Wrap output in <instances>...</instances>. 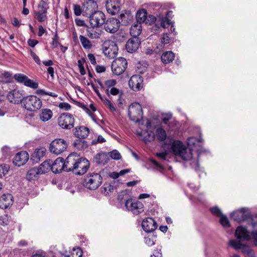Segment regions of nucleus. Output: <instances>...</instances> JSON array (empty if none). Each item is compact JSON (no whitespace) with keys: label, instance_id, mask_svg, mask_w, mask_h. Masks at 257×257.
Segmentation results:
<instances>
[{"label":"nucleus","instance_id":"nucleus-42","mask_svg":"<svg viewBox=\"0 0 257 257\" xmlns=\"http://www.w3.org/2000/svg\"><path fill=\"white\" fill-rule=\"evenodd\" d=\"M200 143V140L197 139L194 137L189 138L187 140V144L190 147H193L195 148Z\"/></svg>","mask_w":257,"mask_h":257},{"label":"nucleus","instance_id":"nucleus-51","mask_svg":"<svg viewBox=\"0 0 257 257\" xmlns=\"http://www.w3.org/2000/svg\"><path fill=\"white\" fill-rule=\"evenodd\" d=\"M83 252L79 247L73 248L71 252L72 257H81Z\"/></svg>","mask_w":257,"mask_h":257},{"label":"nucleus","instance_id":"nucleus-15","mask_svg":"<svg viewBox=\"0 0 257 257\" xmlns=\"http://www.w3.org/2000/svg\"><path fill=\"white\" fill-rule=\"evenodd\" d=\"M137 22L145 23L146 24L151 25L156 20V18L152 15H147V12L145 9L139 10L136 14Z\"/></svg>","mask_w":257,"mask_h":257},{"label":"nucleus","instance_id":"nucleus-43","mask_svg":"<svg viewBox=\"0 0 257 257\" xmlns=\"http://www.w3.org/2000/svg\"><path fill=\"white\" fill-rule=\"evenodd\" d=\"M104 104L110 109L112 112H114L116 110L115 107L113 106L112 103L110 100L107 99L106 97H104L101 100Z\"/></svg>","mask_w":257,"mask_h":257},{"label":"nucleus","instance_id":"nucleus-44","mask_svg":"<svg viewBox=\"0 0 257 257\" xmlns=\"http://www.w3.org/2000/svg\"><path fill=\"white\" fill-rule=\"evenodd\" d=\"M240 249H241L244 253L247 254L248 256L254 257V254L252 250L244 244H242V247H241Z\"/></svg>","mask_w":257,"mask_h":257},{"label":"nucleus","instance_id":"nucleus-60","mask_svg":"<svg viewBox=\"0 0 257 257\" xmlns=\"http://www.w3.org/2000/svg\"><path fill=\"white\" fill-rule=\"evenodd\" d=\"M211 212L212 214L217 216H221L222 214L220 210L217 207H214L211 208Z\"/></svg>","mask_w":257,"mask_h":257},{"label":"nucleus","instance_id":"nucleus-14","mask_svg":"<svg viewBox=\"0 0 257 257\" xmlns=\"http://www.w3.org/2000/svg\"><path fill=\"white\" fill-rule=\"evenodd\" d=\"M80 158L76 153L70 154L64 161V167L66 171H74L76 169V165Z\"/></svg>","mask_w":257,"mask_h":257},{"label":"nucleus","instance_id":"nucleus-33","mask_svg":"<svg viewBox=\"0 0 257 257\" xmlns=\"http://www.w3.org/2000/svg\"><path fill=\"white\" fill-rule=\"evenodd\" d=\"M175 55L172 51L163 53L161 56V60L163 63L168 64L173 61Z\"/></svg>","mask_w":257,"mask_h":257},{"label":"nucleus","instance_id":"nucleus-9","mask_svg":"<svg viewBox=\"0 0 257 257\" xmlns=\"http://www.w3.org/2000/svg\"><path fill=\"white\" fill-rule=\"evenodd\" d=\"M66 142L62 139H56L50 144L49 149L53 154L59 155L64 152L67 148Z\"/></svg>","mask_w":257,"mask_h":257},{"label":"nucleus","instance_id":"nucleus-1","mask_svg":"<svg viewBox=\"0 0 257 257\" xmlns=\"http://www.w3.org/2000/svg\"><path fill=\"white\" fill-rule=\"evenodd\" d=\"M140 127V130L136 131V134L145 142L154 140L155 137L159 141L163 142L167 137L166 133L164 129L161 127L155 129L151 126L149 120L146 121L145 125L142 124Z\"/></svg>","mask_w":257,"mask_h":257},{"label":"nucleus","instance_id":"nucleus-59","mask_svg":"<svg viewBox=\"0 0 257 257\" xmlns=\"http://www.w3.org/2000/svg\"><path fill=\"white\" fill-rule=\"evenodd\" d=\"M59 107L65 110H68L71 108V105L67 102H61L59 104Z\"/></svg>","mask_w":257,"mask_h":257},{"label":"nucleus","instance_id":"nucleus-34","mask_svg":"<svg viewBox=\"0 0 257 257\" xmlns=\"http://www.w3.org/2000/svg\"><path fill=\"white\" fill-rule=\"evenodd\" d=\"M108 154L105 153H100L95 156V160L98 164H105L109 160Z\"/></svg>","mask_w":257,"mask_h":257},{"label":"nucleus","instance_id":"nucleus-17","mask_svg":"<svg viewBox=\"0 0 257 257\" xmlns=\"http://www.w3.org/2000/svg\"><path fill=\"white\" fill-rule=\"evenodd\" d=\"M143 78L140 75L132 76L128 81V85L133 91H138L143 87Z\"/></svg>","mask_w":257,"mask_h":257},{"label":"nucleus","instance_id":"nucleus-40","mask_svg":"<svg viewBox=\"0 0 257 257\" xmlns=\"http://www.w3.org/2000/svg\"><path fill=\"white\" fill-rule=\"evenodd\" d=\"M12 77V74L9 72H4L0 75V81L3 83L10 82Z\"/></svg>","mask_w":257,"mask_h":257},{"label":"nucleus","instance_id":"nucleus-27","mask_svg":"<svg viewBox=\"0 0 257 257\" xmlns=\"http://www.w3.org/2000/svg\"><path fill=\"white\" fill-rule=\"evenodd\" d=\"M140 45V41L137 38H133L127 41L125 48L128 52L133 53L139 48Z\"/></svg>","mask_w":257,"mask_h":257},{"label":"nucleus","instance_id":"nucleus-47","mask_svg":"<svg viewBox=\"0 0 257 257\" xmlns=\"http://www.w3.org/2000/svg\"><path fill=\"white\" fill-rule=\"evenodd\" d=\"M35 17L39 22H44L47 18L46 13H40V12H35Z\"/></svg>","mask_w":257,"mask_h":257},{"label":"nucleus","instance_id":"nucleus-22","mask_svg":"<svg viewBox=\"0 0 257 257\" xmlns=\"http://www.w3.org/2000/svg\"><path fill=\"white\" fill-rule=\"evenodd\" d=\"M51 169V160L46 161L42 163L37 169H33L30 170L28 173L30 175L43 174L47 172Z\"/></svg>","mask_w":257,"mask_h":257},{"label":"nucleus","instance_id":"nucleus-58","mask_svg":"<svg viewBox=\"0 0 257 257\" xmlns=\"http://www.w3.org/2000/svg\"><path fill=\"white\" fill-rule=\"evenodd\" d=\"M171 39L168 34H163L161 38V42L162 44L165 45L169 44L170 42Z\"/></svg>","mask_w":257,"mask_h":257},{"label":"nucleus","instance_id":"nucleus-24","mask_svg":"<svg viewBox=\"0 0 257 257\" xmlns=\"http://www.w3.org/2000/svg\"><path fill=\"white\" fill-rule=\"evenodd\" d=\"M51 170L54 173H59L63 170H65L64 159L61 157H58L52 164L51 161Z\"/></svg>","mask_w":257,"mask_h":257},{"label":"nucleus","instance_id":"nucleus-16","mask_svg":"<svg viewBox=\"0 0 257 257\" xmlns=\"http://www.w3.org/2000/svg\"><path fill=\"white\" fill-rule=\"evenodd\" d=\"M97 5L93 0H85L82 5L83 16L88 17L97 11Z\"/></svg>","mask_w":257,"mask_h":257},{"label":"nucleus","instance_id":"nucleus-26","mask_svg":"<svg viewBox=\"0 0 257 257\" xmlns=\"http://www.w3.org/2000/svg\"><path fill=\"white\" fill-rule=\"evenodd\" d=\"M13 203V197L10 194H4L0 197V208L7 209Z\"/></svg>","mask_w":257,"mask_h":257},{"label":"nucleus","instance_id":"nucleus-23","mask_svg":"<svg viewBox=\"0 0 257 257\" xmlns=\"http://www.w3.org/2000/svg\"><path fill=\"white\" fill-rule=\"evenodd\" d=\"M120 4L118 0H107L106 8L109 14L114 15L119 11Z\"/></svg>","mask_w":257,"mask_h":257},{"label":"nucleus","instance_id":"nucleus-4","mask_svg":"<svg viewBox=\"0 0 257 257\" xmlns=\"http://www.w3.org/2000/svg\"><path fill=\"white\" fill-rule=\"evenodd\" d=\"M250 232L246 227L242 225L238 226L235 232V236L242 241H249L257 246V227H254Z\"/></svg>","mask_w":257,"mask_h":257},{"label":"nucleus","instance_id":"nucleus-25","mask_svg":"<svg viewBox=\"0 0 257 257\" xmlns=\"http://www.w3.org/2000/svg\"><path fill=\"white\" fill-rule=\"evenodd\" d=\"M142 226L144 230L146 232H152L157 228L156 222L151 217L144 219L142 223Z\"/></svg>","mask_w":257,"mask_h":257},{"label":"nucleus","instance_id":"nucleus-36","mask_svg":"<svg viewBox=\"0 0 257 257\" xmlns=\"http://www.w3.org/2000/svg\"><path fill=\"white\" fill-rule=\"evenodd\" d=\"M159 21L160 22L161 27L164 28H168L170 25H172L171 21L166 17H159L158 18Z\"/></svg>","mask_w":257,"mask_h":257},{"label":"nucleus","instance_id":"nucleus-56","mask_svg":"<svg viewBox=\"0 0 257 257\" xmlns=\"http://www.w3.org/2000/svg\"><path fill=\"white\" fill-rule=\"evenodd\" d=\"M220 223L224 226V227H228L229 226V222L228 218L226 216L224 215H221L220 218Z\"/></svg>","mask_w":257,"mask_h":257},{"label":"nucleus","instance_id":"nucleus-12","mask_svg":"<svg viewBox=\"0 0 257 257\" xmlns=\"http://www.w3.org/2000/svg\"><path fill=\"white\" fill-rule=\"evenodd\" d=\"M142 107L139 103H133L129 106L128 115L132 121L138 122L142 117Z\"/></svg>","mask_w":257,"mask_h":257},{"label":"nucleus","instance_id":"nucleus-19","mask_svg":"<svg viewBox=\"0 0 257 257\" xmlns=\"http://www.w3.org/2000/svg\"><path fill=\"white\" fill-rule=\"evenodd\" d=\"M89 167V163L85 158H81L77 162L76 169L73 171L76 174L81 175L85 174Z\"/></svg>","mask_w":257,"mask_h":257},{"label":"nucleus","instance_id":"nucleus-7","mask_svg":"<svg viewBox=\"0 0 257 257\" xmlns=\"http://www.w3.org/2000/svg\"><path fill=\"white\" fill-rule=\"evenodd\" d=\"M104 54L110 59L114 58L118 52V47L115 42L111 40L105 41L102 46Z\"/></svg>","mask_w":257,"mask_h":257},{"label":"nucleus","instance_id":"nucleus-32","mask_svg":"<svg viewBox=\"0 0 257 257\" xmlns=\"http://www.w3.org/2000/svg\"><path fill=\"white\" fill-rule=\"evenodd\" d=\"M141 32L142 25L140 23H135L130 28V34L134 38L139 36Z\"/></svg>","mask_w":257,"mask_h":257},{"label":"nucleus","instance_id":"nucleus-35","mask_svg":"<svg viewBox=\"0 0 257 257\" xmlns=\"http://www.w3.org/2000/svg\"><path fill=\"white\" fill-rule=\"evenodd\" d=\"M47 4L44 0H41L37 7V10L35 12H40V13H47Z\"/></svg>","mask_w":257,"mask_h":257},{"label":"nucleus","instance_id":"nucleus-29","mask_svg":"<svg viewBox=\"0 0 257 257\" xmlns=\"http://www.w3.org/2000/svg\"><path fill=\"white\" fill-rule=\"evenodd\" d=\"M74 135L78 138L84 139L89 134V130L85 126H76L73 131Z\"/></svg>","mask_w":257,"mask_h":257},{"label":"nucleus","instance_id":"nucleus-41","mask_svg":"<svg viewBox=\"0 0 257 257\" xmlns=\"http://www.w3.org/2000/svg\"><path fill=\"white\" fill-rule=\"evenodd\" d=\"M156 241V236L153 235H149L147 237H145V242L148 246H152Z\"/></svg>","mask_w":257,"mask_h":257},{"label":"nucleus","instance_id":"nucleus-64","mask_svg":"<svg viewBox=\"0 0 257 257\" xmlns=\"http://www.w3.org/2000/svg\"><path fill=\"white\" fill-rule=\"evenodd\" d=\"M88 58L91 63L93 65H95L96 63L95 58L93 54H88L87 55Z\"/></svg>","mask_w":257,"mask_h":257},{"label":"nucleus","instance_id":"nucleus-46","mask_svg":"<svg viewBox=\"0 0 257 257\" xmlns=\"http://www.w3.org/2000/svg\"><path fill=\"white\" fill-rule=\"evenodd\" d=\"M36 93L39 95L43 96V95H47L51 96L53 97H57L58 96V95L55 93H53V92H46L44 89H40L37 90Z\"/></svg>","mask_w":257,"mask_h":257},{"label":"nucleus","instance_id":"nucleus-45","mask_svg":"<svg viewBox=\"0 0 257 257\" xmlns=\"http://www.w3.org/2000/svg\"><path fill=\"white\" fill-rule=\"evenodd\" d=\"M9 169V166L7 164L0 165V178L5 176L8 173Z\"/></svg>","mask_w":257,"mask_h":257},{"label":"nucleus","instance_id":"nucleus-8","mask_svg":"<svg viewBox=\"0 0 257 257\" xmlns=\"http://www.w3.org/2000/svg\"><path fill=\"white\" fill-rule=\"evenodd\" d=\"M74 121V118L71 114L63 113L58 117V123L62 128L70 130L73 127Z\"/></svg>","mask_w":257,"mask_h":257},{"label":"nucleus","instance_id":"nucleus-31","mask_svg":"<svg viewBox=\"0 0 257 257\" xmlns=\"http://www.w3.org/2000/svg\"><path fill=\"white\" fill-rule=\"evenodd\" d=\"M46 150L44 148L36 149L32 155V159L36 161H39L45 155Z\"/></svg>","mask_w":257,"mask_h":257},{"label":"nucleus","instance_id":"nucleus-53","mask_svg":"<svg viewBox=\"0 0 257 257\" xmlns=\"http://www.w3.org/2000/svg\"><path fill=\"white\" fill-rule=\"evenodd\" d=\"M2 153L5 158L10 156L12 154L11 149L10 147L5 146L2 148Z\"/></svg>","mask_w":257,"mask_h":257},{"label":"nucleus","instance_id":"nucleus-21","mask_svg":"<svg viewBox=\"0 0 257 257\" xmlns=\"http://www.w3.org/2000/svg\"><path fill=\"white\" fill-rule=\"evenodd\" d=\"M29 159V155L26 151L18 153L13 159V163L15 166L20 167L25 165Z\"/></svg>","mask_w":257,"mask_h":257},{"label":"nucleus","instance_id":"nucleus-38","mask_svg":"<svg viewBox=\"0 0 257 257\" xmlns=\"http://www.w3.org/2000/svg\"><path fill=\"white\" fill-rule=\"evenodd\" d=\"M80 41L82 46L85 49H90L92 47V45L90 41L85 37L80 35L79 36Z\"/></svg>","mask_w":257,"mask_h":257},{"label":"nucleus","instance_id":"nucleus-61","mask_svg":"<svg viewBox=\"0 0 257 257\" xmlns=\"http://www.w3.org/2000/svg\"><path fill=\"white\" fill-rule=\"evenodd\" d=\"M105 142V139L102 136L99 135L98 136L97 140H93L91 142L92 145H95L97 143H102Z\"/></svg>","mask_w":257,"mask_h":257},{"label":"nucleus","instance_id":"nucleus-52","mask_svg":"<svg viewBox=\"0 0 257 257\" xmlns=\"http://www.w3.org/2000/svg\"><path fill=\"white\" fill-rule=\"evenodd\" d=\"M116 81L115 79H109L105 81L104 85L106 89H110L116 85Z\"/></svg>","mask_w":257,"mask_h":257},{"label":"nucleus","instance_id":"nucleus-30","mask_svg":"<svg viewBox=\"0 0 257 257\" xmlns=\"http://www.w3.org/2000/svg\"><path fill=\"white\" fill-rule=\"evenodd\" d=\"M53 115L52 111L49 108H43L39 113V118L43 122H46L51 119Z\"/></svg>","mask_w":257,"mask_h":257},{"label":"nucleus","instance_id":"nucleus-10","mask_svg":"<svg viewBox=\"0 0 257 257\" xmlns=\"http://www.w3.org/2000/svg\"><path fill=\"white\" fill-rule=\"evenodd\" d=\"M127 63L126 60L122 57L115 59L111 64L112 73L116 75H119L123 73L126 68Z\"/></svg>","mask_w":257,"mask_h":257},{"label":"nucleus","instance_id":"nucleus-2","mask_svg":"<svg viewBox=\"0 0 257 257\" xmlns=\"http://www.w3.org/2000/svg\"><path fill=\"white\" fill-rule=\"evenodd\" d=\"M169 151L175 156L181 158L183 160H189L192 158V151L179 141H173Z\"/></svg>","mask_w":257,"mask_h":257},{"label":"nucleus","instance_id":"nucleus-49","mask_svg":"<svg viewBox=\"0 0 257 257\" xmlns=\"http://www.w3.org/2000/svg\"><path fill=\"white\" fill-rule=\"evenodd\" d=\"M74 146L79 150H82L84 147H87V144L85 141L83 140H77L74 143Z\"/></svg>","mask_w":257,"mask_h":257},{"label":"nucleus","instance_id":"nucleus-57","mask_svg":"<svg viewBox=\"0 0 257 257\" xmlns=\"http://www.w3.org/2000/svg\"><path fill=\"white\" fill-rule=\"evenodd\" d=\"M9 223V217L7 215H4L0 217V224L3 226L7 225Z\"/></svg>","mask_w":257,"mask_h":257},{"label":"nucleus","instance_id":"nucleus-55","mask_svg":"<svg viewBox=\"0 0 257 257\" xmlns=\"http://www.w3.org/2000/svg\"><path fill=\"white\" fill-rule=\"evenodd\" d=\"M74 14L76 16H80L83 15L82 7H81L78 5L74 4L73 6Z\"/></svg>","mask_w":257,"mask_h":257},{"label":"nucleus","instance_id":"nucleus-28","mask_svg":"<svg viewBox=\"0 0 257 257\" xmlns=\"http://www.w3.org/2000/svg\"><path fill=\"white\" fill-rule=\"evenodd\" d=\"M87 27L86 33L87 36L91 39H99L102 31L101 30L97 28L98 27Z\"/></svg>","mask_w":257,"mask_h":257},{"label":"nucleus","instance_id":"nucleus-50","mask_svg":"<svg viewBox=\"0 0 257 257\" xmlns=\"http://www.w3.org/2000/svg\"><path fill=\"white\" fill-rule=\"evenodd\" d=\"M27 76L23 74H16L14 78V79L20 83H24Z\"/></svg>","mask_w":257,"mask_h":257},{"label":"nucleus","instance_id":"nucleus-6","mask_svg":"<svg viewBox=\"0 0 257 257\" xmlns=\"http://www.w3.org/2000/svg\"><path fill=\"white\" fill-rule=\"evenodd\" d=\"M102 179L99 174L90 173L84 179V186L90 190H95L101 184Z\"/></svg>","mask_w":257,"mask_h":257},{"label":"nucleus","instance_id":"nucleus-48","mask_svg":"<svg viewBox=\"0 0 257 257\" xmlns=\"http://www.w3.org/2000/svg\"><path fill=\"white\" fill-rule=\"evenodd\" d=\"M26 86L30 87L32 88H37L38 87V84L34 81L29 79L28 77L26 79L24 83Z\"/></svg>","mask_w":257,"mask_h":257},{"label":"nucleus","instance_id":"nucleus-5","mask_svg":"<svg viewBox=\"0 0 257 257\" xmlns=\"http://www.w3.org/2000/svg\"><path fill=\"white\" fill-rule=\"evenodd\" d=\"M22 103L24 107L31 111H34L40 109L42 105V101L35 95H29L23 97Z\"/></svg>","mask_w":257,"mask_h":257},{"label":"nucleus","instance_id":"nucleus-11","mask_svg":"<svg viewBox=\"0 0 257 257\" xmlns=\"http://www.w3.org/2000/svg\"><path fill=\"white\" fill-rule=\"evenodd\" d=\"M126 209L131 211L134 214H139L144 211V205L139 201H135L132 199H128L125 202Z\"/></svg>","mask_w":257,"mask_h":257},{"label":"nucleus","instance_id":"nucleus-37","mask_svg":"<svg viewBox=\"0 0 257 257\" xmlns=\"http://www.w3.org/2000/svg\"><path fill=\"white\" fill-rule=\"evenodd\" d=\"M105 92L108 96L110 95H117L118 96H121L122 94V92L121 91L119 90L118 89L115 87H112L110 89H106Z\"/></svg>","mask_w":257,"mask_h":257},{"label":"nucleus","instance_id":"nucleus-54","mask_svg":"<svg viewBox=\"0 0 257 257\" xmlns=\"http://www.w3.org/2000/svg\"><path fill=\"white\" fill-rule=\"evenodd\" d=\"M109 157L114 160H119L121 158L120 153L116 150H113L108 154Z\"/></svg>","mask_w":257,"mask_h":257},{"label":"nucleus","instance_id":"nucleus-20","mask_svg":"<svg viewBox=\"0 0 257 257\" xmlns=\"http://www.w3.org/2000/svg\"><path fill=\"white\" fill-rule=\"evenodd\" d=\"M23 96V91L17 89L10 91L7 95L9 101L14 103H22Z\"/></svg>","mask_w":257,"mask_h":257},{"label":"nucleus","instance_id":"nucleus-18","mask_svg":"<svg viewBox=\"0 0 257 257\" xmlns=\"http://www.w3.org/2000/svg\"><path fill=\"white\" fill-rule=\"evenodd\" d=\"M119 26V21L116 19L111 18L104 23V29L108 33L113 34L117 31Z\"/></svg>","mask_w":257,"mask_h":257},{"label":"nucleus","instance_id":"nucleus-3","mask_svg":"<svg viewBox=\"0 0 257 257\" xmlns=\"http://www.w3.org/2000/svg\"><path fill=\"white\" fill-rule=\"evenodd\" d=\"M230 215L233 220L237 222L247 220L249 226H251L252 227H257V215L250 217V212L247 208H242L234 211Z\"/></svg>","mask_w":257,"mask_h":257},{"label":"nucleus","instance_id":"nucleus-39","mask_svg":"<svg viewBox=\"0 0 257 257\" xmlns=\"http://www.w3.org/2000/svg\"><path fill=\"white\" fill-rule=\"evenodd\" d=\"M241 240H237L236 239H231L229 241L230 246L236 250L240 249L242 247V243L240 242Z\"/></svg>","mask_w":257,"mask_h":257},{"label":"nucleus","instance_id":"nucleus-13","mask_svg":"<svg viewBox=\"0 0 257 257\" xmlns=\"http://www.w3.org/2000/svg\"><path fill=\"white\" fill-rule=\"evenodd\" d=\"M88 17L92 27H98L104 23L105 15L101 11H96Z\"/></svg>","mask_w":257,"mask_h":257},{"label":"nucleus","instance_id":"nucleus-62","mask_svg":"<svg viewBox=\"0 0 257 257\" xmlns=\"http://www.w3.org/2000/svg\"><path fill=\"white\" fill-rule=\"evenodd\" d=\"M30 54H31V56L33 57V59L34 60V61H35V62L38 64V65H40L41 64V61H40V59H39V57L32 51H30Z\"/></svg>","mask_w":257,"mask_h":257},{"label":"nucleus","instance_id":"nucleus-63","mask_svg":"<svg viewBox=\"0 0 257 257\" xmlns=\"http://www.w3.org/2000/svg\"><path fill=\"white\" fill-rule=\"evenodd\" d=\"M156 156L162 160H166L167 158L168 153L166 152L157 153Z\"/></svg>","mask_w":257,"mask_h":257}]
</instances>
